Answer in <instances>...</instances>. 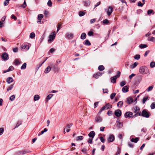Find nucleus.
I'll return each instance as SVG.
<instances>
[{
    "instance_id": "57",
    "label": "nucleus",
    "mask_w": 155,
    "mask_h": 155,
    "mask_svg": "<svg viewBox=\"0 0 155 155\" xmlns=\"http://www.w3.org/2000/svg\"><path fill=\"white\" fill-rule=\"evenodd\" d=\"M100 139L101 141L103 143H104L105 141V139L102 137H101Z\"/></svg>"
},
{
    "instance_id": "34",
    "label": "nucleus",
    "mask_w": 155,
    "mask_h": 155,
    "mask_svg": "<svg viewBox=\"0 0 155 155\" xmlns=\"http://www.w3.org/2000/svg\"><path fill=\"white\" fill-rule=\"evenodd\" d=\"M40 98L39 95H35L34 97V101H36L38 100Z\"/></svg>"
},
{
    "instance_id": "47",
    "label": "nucleus",
    "mask_w": 155,
    "mask_h": 155,
    "mask_svg": "<svg viewBox=\"0 0 155 155\" xmlns=\"http://www.w3.org/2000/svg\"><path fill=\"white\" fill-rule=\"evenodd\" d=\"M9 0H5L4 1V5L5 6H6L8 5Z\"/></svg>"
},
{
    "instance_id": "35",
    "label": "nucleus",
    "mask_w": 155,
    "mask_h": 155,
    "mask_svg": "<svg viewBox=\"0 0 155 155\" xmlns=\"http://www.w3.org/2000/svg\"><path fill=\"white\" fill-rule=\"evenodd\" d=\"M43 17V15L42 14H39L38 15V20H40V22H41V19Z\"/></svg>"
},
{
    "instance_id": "3",
    "label": "nucleus",
    "mask_w": 155,
    "mask_h": 155,
    "mask_svg": "<svg viewBox=\"0 0 155 155\" xmlns=\"http://www.w3.org/2000/svg\"><path fill=\"white\" fill-rule=\"evenodd\" d=\"M31 152V151L29 150L24 149L16 152L15 155H23Z\"/></svg>"
},
{
    "instance_id": "37",
    "label": "nucleus",
    "mask_w": 155,
    "mask_h": 155,
    "mask_svg": "<svg viewBox=\"0 0 155 155\" xmlns=\"http://www.w3.org/2000/svg\"><path fill=\"white\" fill-rule=\"evenodd\" d=\"M26 63H24L21 68V70H24L26 68Z\"/></svg>"
},
{
    "instance_id": "22",
    "label": "nucleus",
    "mask_w": 155,
    "mask_h": 155,
    "mask_svg": "<svg viewBox=\"0 0 155 155\" xmlns=\"http://www.w3.org/2000/svg\"><path fill=\"white\" fill-rule=\"evenodd\" d=\"M51 68L50 66H48L45 70V73L46 74L48 73L51 70Z\"/></svg>"
},
{
    "instance_id": "11",
    "label": "nucleus",
    "mask_w": 155,
    "mask_h": 155,
    "mask_svg": "<svg viewBox=\"0 0 155 155\" xmlns=\"http://www.w3.org/2000/svg\"><path fill=\"white\" fill-rule=\"evenodd\" d=\"M114 114L116 117H120L122 113L121 111L119 109L116 110L114 112Z\"/></svg>"
},
{
    "instance_id": "14",
    "label": "nucleus",
    "mask_w": 155,
    "mask_h": 155,
    "mask_svg": "<svg viewBox=\"0 0 155 155\" xmlns=\"http://www.w3.org/2000/svg\"><path fill=\"white\" fill-rule=\"evenodd\" d=\"M95 134V133L94 131H91L90 133L88 134V135L90 137L93 138Z\"/></svg>"
},
{
    "instance_id": "42",
    "label": "nucleus",
    "mask_w": 155,
    "mask_h": 155,
    "mask_svg": "<svg viewBox=\"0 0 155 155\" xmlns=\"http://www.w3.org/2000/svg\"><path fill=\"white\" fill-rule=\"evenodd\" d=\"M62 24L61 23H59L58 24V26L57 28V32L61 28Z\"/></svg>"
},
{
    "instance_id": "38",
    "label": "nucleus",
    "mask_w": 155,
    "mask_h": 155,
    "mask_svg": "<svg viewBox=\"0 0 155 155\" xmlns=\"http://www.w3.org/2000/svg\"><path fill=\"white\" fill-rule=\"evenodd\" d=\"M14 84L10 85L7 88V91H8L9 90H11L14 87Z\"/></svg>"
},
{
    "instance_id": "25",
    "label": "nucleus",
    "mask_w": 155,
    "mask_h": 155,
    "mask_svg": "<svg viewBox=\"0 0 155 155\" xmlns=\"http://www.w3.org/2000/svg\"><path fill=\"white\" fill-rule=\"evenodd\" d=\"M83 2L84 3V5L86 6L89 5L90 3V1L89 0L87 1H83Z\"/></svg>"
},
{
    "instance_id": "62",
    "label": "nucleus",
    "mask_w": 155,
    "mask_h": 155,
    "mask_svg": "<svg viewBox=\"0 0 155 155\" xmlns=\"http://www.w3.org/2000/svg\"><path fill=\"white\" fill-rule=\"evenodd\" d=\"M93 32L92 31H89L88 33V35L89 36H91L93 35Z\"/></svg>"
},
{
    "instance_id": "46",
    "label": "nucleus",
    "mask_w": 155,
    "mask_h": 155,
    "mask_svg": "<svg viewBox=\"0 0 155 155\" xmlns=\"http://www.w3.org/2000/svg\"><path fill=\"white\" fill-rule=\"evenodd\" d=\"M155 38L153 37H150L148 38V40L151 41H153L155 40Z\"/></svg>"
},
{
    "instance_id": "60",
    "label": "nucleus",
    "mask_w": 155,
    "mask_h": 155,
    "mask_svg": "<svg viewBox=\"0 0 155 155\" xmlns=\"http://www.w3.org/2000/svg\"><path fill=\"white\" fill-rule=\"evenodd\" d=\"M109 23V21L107 19H105L103 21V24H107Z\"/></svg>"
},
{
    "instance_id": "16",
    "label": "nucleus",
    "mask_w": 155,
    "mask_h": 155,
    "mask_svg": "<svg viewBox=\"0 0 155 155\" xmlns=\"http://www.w3.org/2000/svg\"><path fill=\"white\" fill-rule=\"evenodd\" d=\"M66 37L68 39H70L73 37V35L71 33H68L66 34Z\"/></svg>"
},
{
    "instance_id": "55",
    "label": "nucleus",
    "mask_w": 155,
    "mask_h": 155,
    "mask_svg": "<svg viewBox=\"0 0 155 155\" xmlns=\"http://www.w3.org/2000/svg\"><path fill=\"white\" fill-rule=\"evenodd\" d=\"M126 84V82L125 81H123L120 83V85L121 87L124 86Z\"/></svg>"
},
{
    "instance_id": "4",
    "label": "nucleus",
    "mask_w": 155,
    "mask_h": 155,
    "mask_svg": "<svg viewBox=\"0 0 155 155\" xmlns=\"http://www.w3.org/2000/svg\"><path fill=\"white\" fill-rule=\"evenodd\" d=\"M55 37V31L52 32L51 33V35L49 37V39L48 41L49 43H51L54 40Z\"/></svg>"
},
{
    "instance_id": "27",
    "label": "nucleus",
    "mask_w": 155,
    "mask_h": 155,
    "mask_svg": "<svg viewBox=\"0 0 155 155\" xmlns=\"http://www.w3.org/2000/svg\"><path fill=\"white\" fill-rule=\"evenodd\" d=\"M147 14L149 15L151 14L153 15L154 13V11L153 10L151 9L147 11Z\"/></svg>"
},
{
    "instance_id": "41",
    "label": "nucleus",
    "mask_w": 155,
    "mask_h": 155,
    "mask_svg": "<svg viewBox=\"0 0 155 155\" xmlns=\"http://www.w3.org/2000/svg\"><path fill=\"white\" fill-rule=\"evenodd\" d=\"M35 34L34 32H31L30 35V37L31 38H33L35 37Z\"/></svg>"
},
{
    "instance_id": "58",
    "label": "nucleus",
    "mask_w": 155,
    "mask_h": 155,
    "mask_svg": "<svg viewBox=\"0 0 155 155\" xmlns=\"http://www.w3.org/2000/svg\"><path fill=\"white\" fill-rule=\"evenodd\" d=\"M4 129L3 128H0V136L2 135L3 134L4 132Z\"/></svg>"
},
{
    "instance_id": "64",
    "label": "nucleus",
    "mask_w": 155,
    "mask_h": 155,
    "mask_svg": "<svg viewBox=\"0 0 155 155\" xmlns=\"http://www.w3.org/2000/svg\"><path fill=\"white\" fill-rule=\"evenodd\" d=\"M48 13H49L48 11H45L44 13L45 16V17H47L48 15Z\"/></svg>"
},
{
    "instance_id": "50",
    "label": "nucleus",
    "mask_w": 155,
    "mask_h": 155,
    "mask_svg": "<svg viewBox=\"0 0 155 155\" xmlns=\"http://www.w3.org/2000/svg\"><path fill=\"white\" fill-rule=\"evenodd\" d=\"M116 94L115 93H112L110 96V98L111 99H113L115 97Z\"/></svg>"
},
{
    "instance_id": "32",
    "label": "nucleus",
    "mask_w": 155,
    "mask_h": 155,
    "mask_svg": "<svg viewBox=\"0 0 155 155\" xmlns=\"http://www.w3.org/2000/svg\"><path fill=\"white\" fill-rule=\"evenodd\" d=\"M139 47L141 48H143L147 47V45L145 44H140L139 45Z\"/></svg>"
},
{
    "instance_id": "24",
    "label": "nucleus",
    "mask_w": 155,
    "mask_h": 155,
    "mask_svg": "<svg viewBox=\"0 0 155 155\" xmlns=\"http://www.w3.org/2000/svg\"><path fill=\"white\" fill-rule=\"evenodd\" d=\"M138 64V63L137 62H134L133 64L131 65L130 66L131 68L133 69L134 68L137 66Z\"/></svg>"
},
{
    "instance_id": "51",
    "label": "nucleus",
    "mask_w": 155,
    "mask_h": 155,
    "mask_svg": "<svg viewBox=\"0 0 155 155\" xmlns=\"http://www.w3.org/2000/svg\"><path fill=\"white\" fill-rule=\"evenodd\" d=\"M21 124V121L20 120L18 121L17 123L15 128L18 127Z\"/></svg>"
},
{
    "instance_id": "8",
    "label": "nucleus",
    "mask_w": 155,
    "mask_h": 155,
    "mask_svg": "<svg viewBox=\"0 0 155 155\" xmlns=\"http://www.w3.org/2000/svg\"><path fill=\"white\" fill-rule=\"evenodd\" d=\"M114 136L113 134H110L107 139L108 143L113 142L114 141Z\"/></svg>"
},
{
    "instance_id": "20",
    "label": "nucleus",
    "mask_w": 155,
    "mask_h": 155,
    "mask_svg": "<svg viewBox=\"0 0 155 155\" xmlns=\"http://www.w3.org/2000/svg\"><path fill=\"white\" fill-rule=\"evenodd\" d=\"M116 126L118 129H120L123 126V124L121 122L118 123L116 124Z\"/></svg>"
},
{
    "instance_id": "52",
    "label": "nucleus",
    "mask_w": 155,
    "mask_h": 155,
    "mask_svg": "<svg viewBox=\"0 0 155 155\" xmlns=\"http://www.w3.org/2000/svg\"><path fill=\"white\" fill-rule=\"evenodd\" d=\"M49 7H51L52 5V3L51 0H49L47 3Z\"/></svg>"
},
{
    "instance_id": "26",
    "label": "nucleus",
    "mask_w": 155,
    "mask_h": 155,
    "mask_svg": "<svg viewBox=\"0 0 155 155\" xmlns=\"http://www.w3.org/2000/svg\"><path fill=\"white\" fill-rule=\"evenodd\" d=\"M14 63L15 65H17L20 64L21 62L18 59H16L14 61Z\"/></svg>"
},
{
    "instance_id": "45",
    "label": "nucleus",
    "mask_w": 155,
    "mask_h": 155,
    "mask_svg": "<svg viewBox=\"0 0 155 155\" xmlns=\"http://www.w3.org/2000/svg\"><path fill=\"white\" fill-rule=\"evenodd\" d=\"M140 55L139 54H136L134 56V58L136 60H138L140 58Z\"/></svg>"
},
{
    "instance_id": "9",
    "label": "nucleus",
    "mask_w": 155,
    "mask_h": 155,
    "mask_svg": "<svg viewBox=\"0 0 155 155\" xmlns=\"http://www.w3.org/2000/svg\"><path fill=\"white\" fill-rule=\"evenodd\" d=\"M113 11V8L112 6H109L107 9L106 12L107 13L108 16H110L111 15Z\"/></svg>"
},
{
    "instance_id": "7",
    "label": "nucleus",
    "mask_w": 155,
    "mask_h": 155,
    "mask_svg": "<svg viewBox=\"0 0 155 155\" xmlns=\"http://www.w3.org/2000/svg\"><path fill=\"white\" fill-rule=\"evenodd\" d=\"M1 57L2 59L4 61H7L9 59L8 54L6 52L3 53Z\"/></svg>"
},
{
    "instance_id": "29",
    "label": "nucleus",
    "mask_w": 155,
    "mask_h": 155,
    "mask_svg": "<svg viewBox=\"0 0 155 155\" xmlns=\"http://www.w3.org/2000/svg\"><path fill=\"white\" fill-rule=\"evenodd\" d=\"M86 34L85 33H82L81 36V38L82 39H84L86 38Z\"/></svg>"
},
{
    "instance_id": "18",
    "label": "nucleus",
    "mask_w": 155,
    "mask_h": 155,
    "mask_svg": "<svg viewBox=\"0 0 155 155\" xmlns=\"http://www.w3.org/2000/svg\"><path fill=\"white\" fill-rule=\"evenodd\" d=\"M117 78V77L115 76L112 77L110 78L111 82L113 83H116V80Z\"/></svg>"
},
{
    "instance_id": "54",
    "label": "nucleus",
    "mask_w": 155,
    "mask_h": 155,
    "mask_svg": "<svg viewBox=\"0 0 155 155\" xmlns=\"http://www.w3.org/2000/svg\"><path fill=\"white\" fill-rule=\"evenodd\" d=\"M26 6V4L25 1H24V3L21 5V7L23 8H25Z\"/></svg>"
},
{
    "instance_id": "61",
    "label": "nucleus",
    "mask_w": 155,
    "mask_h": 155,
    "mask_svg": "<svg viewBox=\"0 0 155 155\" xmlns=\"http://www.w3.org/2000/svg\"><path fill=\"white\" fill-rule=\"evenodd\" d=\"M143 12V11L141 9H138L137 10V14H139L140 13H142Z\"/></svg>"
},
{
    "instance_id": "48",
    "label": "nucleus",
    "mask_w": 155,
    "mask_h": 155,
    "mask_svg": "<svg viewBox=\"0 0 155 155\" xmlns=\"http://www.w3.org/2000/svg\"><path fill=\"white\" fill-rule=\"evenodd\" d=\"M150 107L152 109L155 108V102H153L150 105Z\"/></svg>"
},
{
    "instance_id": "53",
    "label": "nucleus",
    "mask_w": 155,
    "mask_h": 155,
    "mask_svg": "<svg viewBox=\"0 0 155 155\" xmlns=\"http://www.w3.org/2000/svg\"><path fill=\"white\" fill-rule=\"evenodd\" d=\"M107 115L108 116H111L113 114V112L112 111L109 110L107 112Z\"/></svg>"
},
{
    "instance_id": "59",
    "label": "nucleus",
    "mask_w": 155,
    "mask_h": 155,
    "mask_svg": "<svg viewBox=\"0 0 155 155\" xmlns=\"http://www.w3.org/2000/svg\"><path fill=\"white\" fill-rule=\"evenodd\" d=\"M144 4V3H142L140 2H139L138 3V6H139L142 7Z\"/></svg>"
},
{
    "instance_id": "31",
    "label": "nucleus",
    "mask_w": 155,
    "mask_h": 155,
    "mask_svg": "<svg viewBox=\"0 0 155 155\" xmlns=\"http://www.w3.org/2000/svg\"><path fill=\"white\" fill-rule=\"evenodd\" d=\"M15 95H12L10 97L9 100L11 101H12L15 100Z\"/></svg>"
},
{
    "instance_id": "15",
    "label": "nucleus",
    "mask_w": 155,
    "mask_h": 155,
    "mask_svg": "<svg viewBox=\"0 0 155 155\" xmlns=\"http://www.w3.org/2000/svg\"><path fill=\"white\" fill-rule=\"evenodd\" d=\"M14 81L13 79L11 77H9L6 79V82L8 84H10Z\"/></svg>"
},
{
    "instance_id": "49",
    "label": "nucleus",
    "mask_w": 155,
    "mask_h": 155,
    "mask_svg": "<svg viewBox=\"0 0 155 155\" xmlns=\"http://www.w3.org/2000/svg\"><path fill=\"white\" fill-rule=\"evenodd\" d=\"M150 67L153 68L155 66V62H151L150 64Z\"/></svg>"
},
{
    "instance_id": "17",
    "label": "nucleus",
    "mask_w": 155,
    "mask_h": 155,
    "mask_svg": "<svg viewBox=\"0 0 155 155\" xmlns=\"http://www.w3.org/2000/svg\"><path fill=\"white\" fill-rule=\"evenodd\" d=\"M83 44L87 46H90L91 45V43L88 40H86L83 42Z\"/></svg>"
},
{
    "instance_id": "63",
    "label": "nucleus",
    "mask_w": 155,
    "mask_h": 155,
    "mask_svg": "<svg viewBox=\"0 0 155 155\" xmlns=\"http://www.w3.org/2000/svg\"><path fill=\"white\" fill-rule=\"evenodd\" d=\"M92 140V139L89 138L87 142L88 143L91 144L93 143Z\"/></svg>"
},
{
    "instance_id": "1",
    "label": "nucleus",
    "mask_w": 155,
    "mask_h": 155,
    "mask_svg": "<svg viewBox=\"0 0 155 155\" xmlns=\"http://www.w3.org/2000/svg\"><path fill=\"white\" fill-rule=\"evenodd\" d=\"M112 105L110 104L109 103H108L102 107L99 111L98 114L99 115L101 114L102 112L105 109H106V110H108L109 109L112 108Z\"/></svg>"
},
{
    "instance_id": "56",
    "label": "nucleus",
    "mask_w": 155,
    "mask_h": 155,
    "mask_svg": "<svg viewBox=\"0 0 155 155\" xmlns=\"http://www.w3.org/2000/svg\"><path fill=\"white\" fill-rule=\"evenodd\" d=\"M72 125H73L72 123H71L70 124H68L67 125V126H66V127L65 128H64V129H65V128H70Z\"/></svg>"
},
{
    "instance_id": "21",
    "label": "nucleus",
    "mask_w": 155,
    "mask_h": 155,
    "mask_svg": "<svg viewBox=\"0 0 155 155\" xmlns=\"http://www.w3.org/2000/svg\"><path fill=\"white\" fill-rule=\"evenodd\" d=\"M123 104V102L122 101H120L118 102L117 103V106L119 107H121Z\"/></svg>"
},
{
    "instance_id": "40",
    "label": "nucleus",
    "mask_w": 155,
    "mask_h": 155,
    "mask_svg": "<svg viewBox=\"0 0 155 155\" xmlns=\"http://www.w3.org/2000/svg\"><path fill=\"white\" fill-rule=\"evenodd\" d=\"M22 48L28 50L29 48V47L27 45H22Z\"/></svg>"
},
{
    "instance_id": "2",
    "label": "nucleus",
    "mask_w": 155,
    "mask_h": 155,
    "mask_svg": "<svg viewBox=\"0 0 155 155\" xmlns=\"http://www.w3.org/2000/svg\"><path fill=\"white\" fill-rule=\"evenodd\" d=\"M139 71L140 73L143 74H146L148 71L147 68L145 66L140 67Z\"/></svg>"
},
{
    "instance_id": "33",
    "label": "nucleus",
    "mask_w": 155,
    "mask_h": 155,
    "mask_svg": "<svg viewBox=\"0 0 155 155\" xmlns=\"http://www.w3.org/2000/svg\"><path fill=\"white\" fill-rule=\"evenodd\" d=\"M98 69L100 71H102L104 69V67L103 65H100L98 67Z\"/></svg>"
},
{
    "instance_id": "23",
    "label": "nucleus",
    "mask_w": 155,
    "mask_h": 155,
    "mask_svg": "<svg viewBox=\"0 0 155 155\" xmlns=\"http://www.w3.org/2000/svg\"><path fill=\"white\" fill-rule=\"evenodd\" d=\"M53 94H49L46 97L45 99V101L47 102L48 101V100L51 99V98L52 97Z\"/></svg>"
},
{
    "instance_id": "43",
    "label": "nucleus",
    "mask_w": 155,
    "mask_h": 155,
    "mask_svg": "<svg viewBox=\"0 0 155 155\" xmlns=\"http://www.w3.org/2000/svg\"><path fill=\"white\" fill-rule=\"evenodd\" d=\"M153 88V87L152 86H149L148 87L146 90V91L147 92H149L152 90Z\"/></svg>"
},
{
    "instance_id": "39",
    "label": "nucleus",
    "mask_w": 155,
    "mask_h": 155,
    "mask_svg": "<svg viewBox=\"0 0 155 155\" xmlns=\"http://www.w3.org/2000/svg\"><path fill=\"white\" fill-rule=\"evenodd\" d=\"M84 137L82 136H78L76 138L77 140H81L83 139Z\"/></svg>"
},
{
    "instance_id": "6",
    "label": "nucleus",
    "mask_w": 155,
    "mask_h": 155,
    "mask_svg": "<svg viewBox=\"0 0 155 155\" xmlns=\"http://www.w3.org/2000/svg\"><path fill=\"white\" fill-rule=\"evenodd\" d=\"M134 101L135 102V104L137 102L136 99H135V100L134 101L132 97H129L127 98V100L126 102L128 104H130L131 103H133Z\"/></svg>"
},
{
    "instance_id": "5",
    "label": "nucleus",
    "mask_w": 155,
    "mask_h": 155,
    "mask_svg": "<svg viewBox=\"0 0 155 155\" xmlns=\"http://www.w3.org/2000/svg\"><path fill=\"white\" fill-rule=\"evenodd\" d=\"M150 113L145 109L143 110L141 113V116L146 118H148L150 117Z\"/></svg>"
},
{
    "instance_id": "30",
    "label": "nucleus",
    "mask_w": 155,
    "mask_h": 155,
    "mask_svg": "<svg viewBox=\"0 0 155 155\" xmlns=\"http://www.w3.org/2000/svg\"><path fill=\"white\" fill-rule=\"evenodd\" d=\"M47 58H46L45 60L41 64H39L37 65L36 67V68H37V70H38L39 68L47 60Z\"/></svg>"
},
{
    "instance_id": "13",
    "label": "nucleus",
    "mask_w": 155,
    "mask_h": 155,
    "mask_svg": "<svg viewBox=\"0 0 155 155\" xmlns=\"http://www.w3.org/2000/svg\"><path fill=\"white\" fill-rule=\"evenodd\" d=\"M129 87V85L124 86L122 89V91L124 93H126L128 91V89Z\"/></svg>"
},
{
    "instance_id": "36",
    "label": "nucleus",
    "mask_w": 155,
    "mask_h": 155,
    "mask_svg": "<svg viewBox=\"0 0 155 155\" xmlns=\"http://www.w3.org/2000/svg\"><path fill=\"white\" fill-rule=\"evenodd\" d=\"M85 12L84 11H80L79 13V16L80 17L83 16L85 15Z\"/></svg>"
},
{
    "instance_id": "10",
    "label": "nucleus",
    "mask_w": 155,
    "mask_h": 155,
    "mask_svg": "<svg viewBox=\"0 0 155 155\" xmlns=\"http://www.w3.org/2000/svg\"><path fill=\"white\" fill-rule=\"evenodd\" d=\"M133 113L131 112H126L124 114L125 117L131 118L133 116Z\"/></svg>"
},
{
    "instance_id": "44",
    "label": "nucleus",
    "mask_w": 155,
    "mask_h": 155,
    "mask_svg": "<svg viewBox=\"0 0 155 155\" xmlns=\"http://www.w3.org/2000/svg\"><path fill=\"white\" fill-rule=\"evenodd\" d=\"M148 98V97L147 96L146 97H144L143 99L142 103L143 104H144L146 102V101L147 100Z\"/></svg>"
},
{
    "instance_id": "19",
    "label": "nucleus",
    "mask_w": 155,
    "mask_h": 155,
    "mask_svg": "<svg viewBox=\"0 0 155 155\" xmlns=\"http://www.w3.org/2000/svg\"><path fill=\"white\" fill-rule=\"evenodd\" d=\"M97 122H101L102 121V118L100 116H96L95 118Z\"/></svg>"
},
{
    "instance_id": "28",
    "label": "nucleus",
    "mask_w": 155,
    "mask_h": 155,
    "mask_svg": "<svg viewBox=\"0 0 155 155\" xmlns=\"http://www.w3.org/2000/svg\"><path fill=\"white\" fill-rule=\"evenodd\" d=\"M131 140L132 142L137 143L139 140V138L138 137H136L135 138H132Z\"/></svg>"
},
{
    "instance_id": "12",
    "label": "nucleus",
    "mask_w": 155,
    "mask_h": 155,
    "mask_svg": "<svg viewBox=\"0 0 155 155\" xmlns=\"http://www.w3.org/2000/svg\"><path fill=\"white\" fill-rule=\"evenodd\" d=\"M103 74V73L101 72H98L94 74L93 77L97 79Z\"/></svg>"
}]
</instances>
